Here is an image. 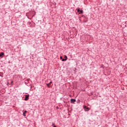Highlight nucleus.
Wrapping results in <instances>:
<instances>
[{
	"label": "nucleus",
	"instance_id": "obj_2",
	"mask_svg": "<svg viewBox=\"0 0 127 127\" xmlns=\"http://www.w3.org/2000/svg\"><path fill=\"white\" fill-rule=\"evenodd\" d=\"M77 12H80V13H81V14H82V13H83V11H82V10H80V8H78V9H77Z\"/></svg>",
	"mask_w": 127,
	"mask_h": 127
},
{
	"label": "nucleus",
	"instance_id": "obj_14",
	"mask_svg": "<svg viewBox=\"0 0 127 127\" xmlns=\"http://www.w3.org/2000/svg\"><path fill=\"white\" fill-rule=\"evenodd\" d=\"M54 127H56V126H54Z\"/></svg>",
	"mask_w": 127,
	"mask_h": 127
},
{
	"label": "nucleus",
	"instance_id": "obj_13",
	"mask_svg": "<svg viewBox=\"0 0 127 127\" xmlns=\"http://www.w3.org/2000/svg\"><path fill=\"white\" fill-rule=\"evenodd\" d=\"M60 58H61V59H62V58H62V56H61V57H60Z\"/></svg>",
	"mask_w": 127,
	"mask_h": 127
},
{
	"label": "nucleus",
	"instance_id": "obj_12",
	"mask_svg": "<svg viewBox=\"0 0 127 127\" xmlns=\"http://www.w3.org/2000/svg\"><path fill=\"white\" fill-rule=\"evenodd\" d=\"M28 24H31V22H28Z\"/></svg>",
	"mask_w": 127,
	"mask_h": 127
},
{
	"label": "nucleus",
	"instance_id": "obj_3",
	"mask_svg": "<svg viewBox=\"0 0 127 127\" xmlns=\"http://www.w3.org/2000/svg\"><path fill=\"white\" fill-rule=\"evenodd\" d=\"M70 102L71 103H75V102H76V99H71Z\"/></svg>",
	"mask_w": 127,
	"mask_h": 127
},
{
	"label": "nucleus",
	"instance_id": "obj_4",
	"mask_svg": "<svg viewBox=\"0 0 127 127\" xmlns=\"http://www.w3.org/2000/svg\"><path fill=\"white\" fill-rule=\"evenodd\" d=\"M27 113V111H25L23 113V115L24 116V117H26V113Z\"/></svg>",
	"mask_w": 127,
	"mask_h": 127
},
{
	"label": "nucleus",
	"instance_id": "obj_6",
	"mask_svg": "<svg viewBox=\"0 0 127 127\" xmlns=\"http://www.w3.org/2000/svg\"><path fill=\"white\" fill-rule=\"evenodd\" d=\"M3 55H4V53H3V52L0 53V57H1V56H3Z\"/></svg>",
	"mask_w": 127,
	"mask_h": 127
},
{
	"label": "nucleus",
	"instance_id": "obj_7",
	"mask_svg": "<svg viewBox=\"0 0 127 127\" xmlns=\"http://www.w3.org/2000/svg\"><path fill=\"white\" fill-rule=\"evenodd\" d=\"M85 110H85L86 111H90V108H89V107H86Z\"/></svg>",
	"mask_w": 127,
	"mask_h": 127
},
{
	"label": "nucleus",
	"instance_id": "obj_15",
	"mask_svg": "<svg viewBox=\"0 0 127 127\" xmlns=\"http://www.w3.org/2000/svg\"><path fill=\"white\" fill-rule=\"evenodd\" d=\"M52 126H54V124H53Z\"/></svg>",
	"mask_w": 127,
	"mask_h": 127
},
{
	"label": "nucleus",
	"instance_id": "obj_8",
	"mask_svg": "<svg viewBox=\"0 0 127 127\" xmlns=\"http://www.w3.org/2000/svg\"><path fill=\"white\" fill-rule=\"evenodd\" d=\"M29 81H30V79L28 78L27 80H25L26 82H27L28 83V82H29Z\"/></svg>",
	"mask_w": 127,
	"mask_h": 127
},
{
	"label": "nucleus",
	"instance_id": "obj_10",
	"mask_svg": "<svg viewBox=\"0 0 127 127\" xmlns=\"http://www.w3.org/2000/svg\"><path fill=\"white\" fill-rule=\"evenodd\" d=\"M86 108H87V107H86V106H83V108H84L85 110H86Z\"/></svg>",
	"mask_w": 127,
	"mask_h": 127
},
{
	"label": "nucleus",
	"instance_id": "obj_5",
	"mask_svg": "<svg viewBox=\"0 0 127 127\" xmlns=\"http://www.w3.org/2000/svg\"><path fill=\"white\" fill-rule=\"evenodd\" d=\"M51 84H52V81H51L49 83H47V86L48 87H50V85H51Z\"/></svg>",
	"mask_w": 127,
	"mask_h": 127
},
{
	"label": "nucleus",
	"instance_id": "obj_1",
	"mask_svg": "<svg viewBox=\"0 0 127 127\" xmlns=\"http://www.w3.org/2000/svg\"><path fill=\"white\" fill-rule=\"evenodd\" d=\"M29 99V95H26L25 97V101H27Z\"/></svg>",
	"mask_w": 127,
	"mask_h": 127
},
{
	"label": "nucleus",
	"instance_id": "obj_11",
	"mask_svg": "<svg viewBox=\"0 0 127 127\" xmlns=\"http://www.w3.org/2000/svg\"><path fill=\"white\" fill-rule=\"evenodd\" d=\"M64 58H65V59H66L67 60V56H64Z\"/></svg>",
	"mask_w": 127,
	"mask_h": 127
},
{
	"label": "nucleus",
	"instance_id": "obj_9",
	"mask_svg": "<svg viewBox=\"0 0 127 127\" xmlns=\"http://www.w3.org/2000/svg\"><path fill=\"white\" fill-rule=\"evenodd\" d=\"M66 61H67V59H63V60H62V61H63V62Z\"/></svg>",
	"mask_w": 127,
	"mask_h": 127
}]
</instances>
